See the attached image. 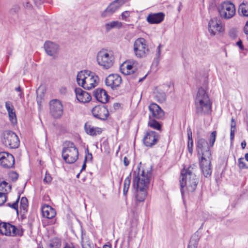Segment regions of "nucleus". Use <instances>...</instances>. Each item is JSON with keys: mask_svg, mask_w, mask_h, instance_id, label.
Returning <instances> with one entry per match:
<instances>
[{"mask_svg": "<svg viewBox=\"0 0 248 248\" xmlns=\"http://www.w3.org/2000/svg\"><path fill=\"white\" fill-rule=\"evenodd\" d=\"M217 132L213 131L209 138V143L203 138H200L197 142V150L198 155L200 157V166L203 175L209 177L212 173L211 163L212 155L210 147L213 146L216 140Z\"/></svg>", "mask_w": 248, "mask_h": 248, "instance_id": "1", "label": "nucleus"}, {"mask_svg": "<svg viewBox=\"0 0 248 248\" xmlns=\"http://www.w3.org/2000/svg\"><path fill=\"white\" fill-rule=\"evenodd\" d=\"M152 177L151 170L142 169L138 166L133 173V183L136 186V199L139 202L145 200Z\"/></svg>", "mask_w": 248, "mask_h": 248, "instance_id": "2", "label": "nucleus"}, {"mask_svg": "<svg viewBox=\"0 0 248 248\" xmlns=\"http://www.w3.org/2000/svg\"><path fill=\"white\" fill-rule=\"evenodd\" d=\"M197 166L193 164L186 170H183L181 172L182 179L180 180L181 192L184 193V187H186L188 192H193L196 188L198 179L195 174Z\"/></svg>", "mask_w": 248, "mask_h": 248, "instance_id": "3", "label": "nucleus"}, {"mask_svg": "<svg viewBox=\"0 0 248 248\" xmlns=\"http://www.w3.org/2000/svg\"><path fill=\"white\" fill-rule=\"evenodd\" d=\"M196 113L199 115L207 113L211 108V103L208 93L202 87L199 88L195 98Z\"/></svg>", "mask_w": 248, "mask_h": 248, "instance_id": "4", "label": "nucleus"}, {"mask_svg": "<svg viewBox=\"0 0 248 248\" xmlns=\"http://www.w3.org/2000/svg\"><path fill=\"white\" fill-rule=\"evenodd\" d=\"M78 85L84 89L91 90L96 87L99 82V78L94 73L90 71H81L77 76Z\"/></svg>", "mask_w": 248, "mask_h": 248, "instance_id": "5", "label": "nucleus"}, {"mask_svg": "<svg viewBox=\"0 0 248 248\" xmlns=\"http://www.w3.org/2000/svg\"><path fill=\"white\" fill-rule=\"evenodd\" d=\"M220 17L223 19L232 18L235 14V7L233 3L229 0L221 2L217 6Z\"/></svg>", "mask_w": 248, "mask_h": 248, "instance_id": "6", "label": "nucleus"}, {"mask_svg": "<svg viewBox=\"0 0 248 248\" xmlns=\"http://www.w3.org/2000/svg\"><path fill=\"white\" fill-rule=\"evenodd\" d=\"M66 145L67 147H64L62 149V158L66 163H73L78 158V150L73 142L69 141L66 143Z\"/></svg>", "mask_w": 248, "mask_h": 248, "instance_id": "7", "label": "nucleus"}, {"mask_svg": "<svg viewBox=\"0 0 248 248\" xmlns=\"http://www.w3.org/2000/svg\"><path fill=\"white\" fill-rule=\"evenodd\" d=\"M97 62L104 69H108L113 64L114 57L110 51L102 49L97 54Z\"/></svg>", "mask_w": 248, "mask_h": 248, "instance_id": "8", "label": "nucleus"}, {"mask_svg": "<svg viewBox=\"0 0 248 248\" xmlns=\"http://www.w3.org/2000/svg\"><path fill=\"white\" fill-rule=\"evenodd\" d=\"M149 52L148 46L143 38H139L134 41L133 43V53L137 58H145Z\"/></svg>", "mask_w": 248, "mask_h": 248, "instance_id": "9", "label": "nucleus"}, {"mask_svg": "<svg viewBox=\"0 0 248 248\" xmlns=\"http://www.w3.org/2000/svg\"><path fill=\"white\" fill-rule=\"evenodd\" d=\"M2 141L5 146L11 149L18 148L20 144L17 136L10 130H6L3 133Z\"/></svg>", "mask_w": 248, "mask_h": 248, "instance_id": "10", "label": "nucleus"}, {"mask_svg": "<svg viewBox=\"0 0 248 248\" xmlns=\"http://www.w3.org/2000/svg\"><path fill=\"white\" fill-rule=\"evenodd\" d=\"M137 62L133 60H128L124 62L121 66L122 72L126 75H129L130 78L136 79L139 75L136 66Z\"/></svg>", "mask_w": 248, "mask_h": 248, "instance_id": "11", "label": "nucleus"}, {"mask_svg": "<svg viewBox=\"0 0 248 248\" xmlns=\"http://www.w3.org/2000/svg\"><path fill=\"white\" fill-rule=\"evenodd\" d=\"M0 233L6 236H15L22 235V232L15 226L3 222L0 223Z\"/></svg>", "mask_w": 248, "mask_h": 248, "instance_id": "12", "label": "nucleus"}, {"mask_svg": "<svg viewBox=\"0 0 248 248\" xmlns=\"http://www.w3.org/2000/svg\"><path fill=\"white\" fill-rule=\"evenodd\" d=\"M208 29L210 35L215 36L225 31V27L220 20L215 17L209 21Z\"/></svg>", "mask_w": 248, "mask_h": 248, "instance_id": "13", "label": "nucleus"}, {"mask_svg": "<svg viewBox=\"0 0 248 248\" xmlns=\"http://www.w3.org/2000/svg\"><path fill=\"white\" fill-rule=\"evenodd\" d=\"M50 112L54 118H60L63 112V106L61 101L53 99L50 101Z\"/></svg>", "mask_w": 248, "mask_h": 248, "instance_id": "14", "label": "nucleus"}, {"mask_svg": "<svg viewBox=\"0 0 248 248\" xmlns=\"http://www.w3.org/2000/svg\"><path fill=\"white\" fill-rule=\"evenodd\" d=\"M93 116L101 120H106L109 115L107 108L103 105L96 106L92 109Z\"/></svg>", "mask_w": 248, "mask_h": 248, "instance_id": "15", "label": "nucleus"}, {"mask_svg": "<svg viewBox=\"0 0 248 248\" xmlns=\"http://www.w3.org/2000/svg\"><path fill=\"white\" fill-rule=\"evenodd\" d=\"M122 83V78L118 74H110L105 79L106 85L112 90L116 89Z\"/></svg>", "mask_w": 248, "mask_h": 248, "instance_id": "16", "label": "nucleus"}, {"mask_svg": "<svg viewBox=\"0 0 248 248\" xmlns=\"http://www.w3.org/2000/svg\"><path fill=\"white\" fill-rule=\"evenodd\" d=\"M0 164L5 168H11L15 164L13 155L7 152L0 153Z\"/></svg>", "mask_w": 248, "mask_h": 248, "instance_id": "17", "label": "nucleus"}, {"mask_svg": "<svg viewBox=\"0 0 248 248\" xmlns=\"http://www.w3.org/2000/svg\"><path fill=\"white\" fill-rule=\"evenodd\" d=\"M150 114L149 119H161L164 116V112L161 108L155 103L151 104L149 106Z\"/></svg>", "mask_w": 248, "mask_h": 248, "instance_id": "18", "label": "nucleus"}, {"mask_svg": "<svg viewBox=\"0 0 248 248\" xmlns=\"http://www.w3.org/2000/svg\"><path fill=\"white\" fill-rule=\"evenodd\" d=\"M44 47L47 55L56 59L60 50L59 46L52 42L46 41L45 43Z\"/></svg>", "mask_w": 248, "mask_h": 248, "instance_id": "19", "label": "nucleus"}, {"mask_svg": "<svg viewBox=\"0 0 248 248\" xmlns=\"http://www.w3.org/2000/svg\"><path fill=\"white\" fill-rule=\"evenodd\" d=\"M158 137V134L155 131L147 132L143 138V142L145 146L151 147L156 143Z\"/></svg>", "mask_w": 248, "mask_h": 248, "instance_id": "20", "label": "nucleus"}, {"mask_svg": "<svg viewBox=\"0 0 248 248\" xmlns=\"http://www.w3.org/2000/svg\"><path fill=\"white\" fill-rule=\"evenodd\" d=\"M75 92L77 99L79 102L85 103L91 101L92 99L91 95L87 92L82 90L81 88H76Z\"/></svg>", "mask_w": 248, "mask_h": 248, "instance_id": "21", "label": "nucleus"}, {"mask_svg": "<svg viewBox=\"0 0 248 248\" xmlns=\"http://www.w3.org/2000/svg\"><path fill=\"white\" fill-rule=\"evenodd\" d=\"M93 96L98 101L102 103H106L108 100V95L107 92L103 89H96L93 92Z\"/></svg>", "mask_w": 248, "mask_h": 248, "instance_id": "22", "label": "nucleus"}, {"mask_svg": "<svg viewBox=\"0 0 248 248\" xmlns=\"http://www.w3.org/2000/svg\"><path fill=\"white\" fill-rule=\"evenodd\" d=\"M165 16L162 12L150 14L147 16L146 20L150 24H159L164 20Z\"/></svg>", "mask_w": 248, "mask_h": 248, "instance_id": "23", "label": "nucleus"}, {"mask_svg": "<svg viewBox=\"0 0 248 248\" xmlns=\"http://www.w3.org/2000/svg\"><path fill=\"white\" fill-rule=\"evenodd\" d=\"M84 129L87 134L92 136H96L97 135H100L102 132L101 128L94 127L88 123L85 124Z\"/></svg>", "mask_w": 248, "mask_h": 248, "instance_id": "24", "label": "nucleus"}, {"mask_svg": "<svg viewBox=\"0 0 248 248\" xmlns=\"http://www.w3.org/2000/svg\"><path fill=\"white\" fill-rule=\"evenodd\" d=\"M42 212L43 216L47 218L51 219L56 215L55 210L50 206L46 204L42 207Z\"/></svg>", "mask_w": 248, "mask_h": 248, "instance_id": "25", "label": "nucleus"}, {"mask_svg": "<svg viewBox=\"0 0 248 248\" xmlns=\"http://www.w3.org/2000/svg\"><path fill=\"white\" fill-rule=\"evenodd\" d=\"M115 2L111 3L109 6L102 13L101 16L105 17L108 16H111L117 10L115 7Z\"/></svg>", "mask_w": 248, "mask_h": 248, "instance_id": "26", "label": "nucleus"}, {"mask_svg": "<svg viewBox=\"0 0 248 248\" xmlns=\"http://www.w3.org/2000/svg\"><path fill=\"white\" fill-rule=\"evenodd\" d=\"M36 101L39 108L42 107V104L44 100L45 90L43 87H39L36 90Z\"/></svg>", "mask_w": 248, "mask_h": 248, "instance_id": "27", "label": "nucleus"}, {"mask_svg": "<svg viewBox=\"0 0 248 248\" xmlns=\"http://www.w3.org/2000/svg\"><path fill=\"white\" fill-rule=\"evenodd\" d=\"M200 240L198 233H194L191 237L187 248H197Z\"/></svg>", "mask_w": 248, "mask_h": 248, "instance_id": "28", "label": "nucleus"}, {"mask_svg": "<svg viewBox=\"0 0 248 248\" xmlns=\"http://www.w3.org/2000/svg\"><path fill=\"white\" fill-rule=\"evenodd\" d=\"M122 27V24L121 22L118 21H112L109 23H108L105 24V28L106 31L108 32L111 29L114 28L120 29Z\"/></svg>", "mask_w": 248, "mask_h": 248, "instance_id": "29", "label": "nucleus"}, {"mask_svg": "<svg viewBox=\"0 0 248 248\" xmlns=\"http://www.w3.org/2000/svg\"><path fill=\"white\" fill-rule=\"evenodd\" d=\"M238 13L244 16H248V2H243L239 5Z\"/></svg>", "mask_w": 248, "mask_h": 248, "instance_id": "30", "label": "nucleus"}, {"mask_svg": "<svg viewBox=\"0 0 248 248\" xmlns=\"http://www.w3.org/2000/svg\"><path fill=\"white\" fill-rule=\"evenodd\" d=\"M155 120L156 119H149L148 125L154 129L160 130L161 125Z\"/></svg>", "mask_w": 248, "mask_h": 248, "instance_id": "31", "label": "nucleus"}, {"mask_svg": "<svg viewBox=\"0 0 248 248\" xmlns=\"http://www.w3.org/2000/svg\"><path fill=\"white\" fill-rule=\"evenodd\" d=\"M11 189V186L5 181L0 179V192L6 193Z\"/></svg>", "mask_w": 248, "mask_h": 248, "instance_id": "32", "label": "nucleus"}, {"mask_svg": "<svg viewBox=\"0 0 248 248\" xmlns=\"http://www.w3.org/2000/svg\"><path fill=\"white\" fill-rule=\"evenodd\" d=\"M236 130V123L234 119L232 118L231 120L230 132V140L231 141H232L233 140Z\"/></svg>", "mask_w": 248, "mask_h": 248, "instance_id": "33", "label": "nucleus"}, {"mask_svg": "<svg viewBox=\"0 0 248 248\" xmlns=\"http://www.w3.org/2000/svg\"><path fill=\"white\" fill-rule=\"evenodd\" d=\"M155 99L160 103L164 102L166 99V95L164 92H157L155 96Z\"/></svg>", "mask_w": 248, "mask_h": 248, "instance_id": "34", "label": "nucleus"}, {"mask_svg": "<svg viewBox=\"0 0 248 248\" xmlns=\"http://www.w3.org/2000/svg\"><path fill=\"white\" fill-rule=\"evenodd\" d=\"M20 196L17 195V198L16 199V201L13 203L11 202H8L6 204V205L11 207V208L15 209L16 210V213L18 214V203L19 200Z\"/></svg>", "mask_w": 248, "mask_h": 248, "instance_id": "35", "label": "nucleus"}, {"mask_svg": "<svg viewBox=\"0 0 248 248\" xmlns=\"http://www.w3.org/2000/svg\"><path fill=\"white\" fill-rule=\"evenodd\" d=\"M28 207V200L26 197H22L20 201V208L24 211H27Z\"/></svg>", "mask_w": 248, "mask_h": 248, "instance_id": "36", "label": "nucleus"}, {"mask_svg": "<svg viewBox=\"0 0 248 248\" xmlns=\"http://www.w3.org/2000/svg\"><path fill=\"white\" fill-rule=\"evenodd\" d=\"M5 108L7 110L8 115L11 113L15 112L14 107L10 102H6L5 103Z\"/></svg>", "mask_w": 248, "mask_h": 248, "instance_id": "37", "label": "nucleus"}, {"mask_svg": "<svg viewBox=\"0 0 248 248\" xmlns=\"http://www.w3.org/2000/svg\"><path fill=\"white\" fill-rule=\"evenodd\" d=\"M229 36L232 39H234L237 36V31L236 29H231L229 31Z\"/></svg>", "mask_w": 248, "mask_h": 248, "instance_id": "38", "label": "nucleus"}, {"mask_svg": "<svg viewBox=\"0 0 248 248\" xmlns=\"http://www.w3.org/2000/svg\"><path fill=\"white\" fill-rule=\"evenodd\" d=\"M113 2H115V7L118 10L125 2V0H115Z\"/></svg>", "mask_w": 248, "mask_h": 248, "instance_id": "39", "label": "nucleus"}, {"mask_svg": "<svg viewBox=\"0 0 248 248\" xmlns=\"http://www.w3.org/2000/svg\"><path fill=\"white\" fill-rule=\"evenodd\" d=\"M113 2H115V7L118 10L125 2V0H115Z\"/></svg>", "mask_w": 248, "mask_h": 248, "instance_id": "40", "label": "nucleus"}, {"mask_svg": "<svg viewBox=\"0 0 248 248\" xmlns=\"http://www.w3.org/2000/svg\"><path fill=\"white\" fill-rule=\"evenodd\" d=\"M52 177L49 173L46 171V172L45 176L44 178V182L47 184H50L52 181Z\"/></svg>", "mask_w": 248, "mask_h": 248, "instance_id": "41", "label": "nucleus"}, {"mask_svg": "<svg viewBox=\"0 0 248 248\" xmlns=\"http://www.w3.org/2000/svg\"><path fill=\"white\" fill-rule=\"evenodd\" d=\"M238 166L241 169L247 168L243 158H240L238 159Z\"/></svg>", "mask_w": 248, "mask_h": 248, "instance_id": "42", "label": "nucleus"}, {"mask_svg": "<svg viewBox=\"0 0 248 248\" xmlns=\"http://www.w3.org/2000/svg\"><path fill=\"white\" fill-rule=\"evenodd\" d=\"M188 137V146L189 147L190 141H191V146L193 145V140L192 138V131L190 128L187 130Z\"/></svg>", "mask_w": 248, "mask_h": 248, "instance_id": "43", "label": "nucleus"}, {"mask_svg": "<svg viewBox=\"0 0 248 248\" xmlns=\"http://www.w3.org/2000/svg\"><path fill=\"white\" fill-rule=\"evenodd\" d=\"M9 120L13 124L16 123V118L15 112L11 113L9 115Z\"/></svg>", "mask_w": 248, "mask_h": 248, "instance_id": "44", "label": "nucleus"}, {"mask_svg": "<svg viewBox=\"0 0 248 248\" xmlns=\"http://www.w3.org/2000/svg\"><path fill=\"white\" fill-rule=\"evenodd\" d=\"M6 193L0 192V205L3 204L6 201Z\"/></svg>", "mask_w": 248, "mask_h": 248, "instance_id": "45", "label": "nucleus"}, {"mask_svg": "<svg viewBox=\"0 0 248 248\" xmlns=\"http://www.w3.org/2000/svg\"><path fill=\"white\" fill-rule=\"evenodd\" d=\"M162 47H163V46L161 44H159L156 48V58L158 60L160 59V55H161V48Z\"/></svg>", "mask_w": 248, "mask_h": 248, "instance_id": "46", "label": "nucleus"}, {"mask_svg": "<svg viewBox=\"0 0 248 248\" xmlns=\"http://www.w3.org/2000/svg\"><path fill=\"white\" fill-rule=\"evenodd\" d=\"M130 176L127 177L124 180V187L129 188L130 184Z\"/></svg>", "mask_w": 248, "mask_h": 248, "instance_id": "47", "label": "nucleus"}, {"mask_svg": "<svg viewBox=\"0 0 248 248\" xmlns=\"http://www.w3.org/2000/svg\"><path fill=\"white\" fill-rule=\"evenodd\" d=\"M82 248H94V245L90 242H87L86 243L82 245Z\"/></svg>", "mask_w": 248, "mask_h": 248, "instance_id": "48", "label": "nucleus"}, {"mask_svg": "<svg viewBox=\"0 0 248 248\" xmlns=\"http://www.w3.org/2000/svg\"><path fill=\"white\" fill-rule=\"evenodd\" d=\"M10 176L12 180L15 181L17 179L18 175L16 172H12L10 173Z\"/></svg>", "mask_w": 248, "mask_h": 248, "instance_id": "49", "label": "nucleus"}, {"mask_svg": "<svg viewBox=\"0 0 248 248\" xmlns=\"http://www.w3.org/2000/svg\"><path fill=\"white\" fill-rule=\"evenodd\" d=\"M130 12L126 11L122 13L121 16L123 20H126V18L129 16Z\"/></svg>", "mask_w": 248, "mask_h": 248, "instance_id": "50", "label": "nucleus"}, {"mask_svg": "<svg viewBox=\"0 0 248 248\" xmlns=\"http://www.w3.org/2000/svg\"><path fill=\"white\" fill-rule=\"evenodd\" d=\"M87 151H88V154L87 155L85 156V159H84V161L85 162H86L88 160L89 161H92V158H93V156H92V155L91 153H89L88 152V150H87Z\"/></svg>", "mask_w": 248, "mask_h": 248, "instance_id": "51", "label": "nucleus"}, {"mask_svg": "<svg viewBox=\"0 0 248 248\" xmlns=\"http://www.w3.org/2000/svg\"><path fill=\"white\" fill-rule=\"evenodd\" d=\"M60 92L62 94H65L67 93V88L65 87L62 86L60 88Z\"/></svg>", "mask_w": 248, "mask_h": 248, "instance_id": "52", "label": "nucleus"}, {"mask_svg": "<svg viewBox=\"0 0 248 248\" xmlns=\"http://www.w3.org/2000/svg\"><path fill=\"white\" fill-rule=\"evenodd\" d=\"M123 162L124 165L126 167L129 164V160L126 156L124 158Z\"/></svg>", "mask_w": 248, "mask_h": 248, "instance_id": "53", "label": "nucleus"}, {"mask_svg": "<svg viewBox=\"0 0 248 248\" xmlns=\"http://www.w3.org/2000/svg\"><path fill=\"white\" fill-rule=\"evenodd\" d=\"M236 45L239 47L241 50L244 49V46L242 44V42L241 40H239V41L236 43Z\"/></svg>", "mask_w": 248, "mask_h": 248, "instance_id": "54", "label": "nucleus"}, {"mask_svg": "<svg viewBox=\"0 0 248 248\" xmlns=\"http://www.w3.org/2000/svg\"><path fill=\"white\" fill-rule=\"evenodd\" d=\"M244 32L246 34H248V21L246 22L244 29Z\"/></svg>", "mask_w": 248, "mask_h": 248, "instance_id": "55", "label": "nucleus"}, {"mask_svg": "<svg viewBox=\"0 0 248 248\" xmlns=\"http://www.w3.org/2000/svg\"><path fill=\"white\" fill-rule=\"evenodd\" d=\"M16 90L17 91V92H20V93L19 94V96L20 98L22 97V91H21V88L20 86H18V87L16 88Z\"/></svg>", "mask_w": 248, "mask_h": 248, "instance_id": "56", "label": "nucleus"}, {"mask_svg": "<svg viewBox=\"0 0 248 248\" xmlns=\"http://www.w3.org/2000/svg\"><path fill=\"white\" fill-rule=\"evenodd\" d=\"M241 147L242 148V149H244L245 147H246V142L245 140L243 141L242 142H241Z\"/></svg>", "mask_w": 248, "mask_h": 248, "instance_id": "57", "label": "nucleus"}, {"mask_svg": "<svg viewBox=\"0 0 248 248\" xmlns=\"http://www.w3.org/2000/svg\"><path fill=\"white\" fill-rule=\"evenodd\" d=\"M128 189H129V188L123 187V193H124V195L126 194V193L128 190Z\"/></svg>", "mask_w": 248, "mask_h": 248, "instance_id": "58", "label": "nucleus"}, {"mask_svg": "<svg viewBox=\"0 0 248 248\" xmlns=\"http://www.w3.org/2000/svg\"><path fill=\"white\" fill-rule=\"evenodd\" d=\"M114 108L116 109L120 106V104L119 103H114L113 105Z\"/></svg>", "mask_w": 248, "mask_h": 248, "instance_id": "59", "label": "nucleus"}, {"mask_svg": "<svg viewBox=\"0 0 248 248\" xmlns=\"http://www.w3.org/2000/svg\"><path fill=\"white\" fill-rule=\"evenodd\" d=\"M31 4L29 2H27L25 4V7L26 8H29L31 7Z\"/></svg>", "mask_w": 248, "mask_h": 248, "instance_id": "60", "label": "nucleus"}, {"mask_svg": "<svg viewBox=\"0 0 248 248\" xmlns=\"http://www.w3.org/2000/svg\"><path fill=\"white\" fill-rule=\"evenodd\" d=\"M86 168V162L84 161V163L82 166L81 170H85Z\"/></svg>", "mask_w": 248, "mask_h": 248, "instance_id": "61", "label": "nucleus"}, {"mask_svg": "<svg viewBox=\"0 0 248 248\" xmlns=\"http://www.w3.org/2000/svg\"><path fill=\"white\" fill-rule=\"evenodd\" d=\"M103 248H111V246L110 245H105L103 246Z\"/></svg>", "mask_w": 248, "mask_h": 248, "instance_id": "62", "label": "nucleus"}, {"mask_svg": "<svg viewBox=\"0 0 248 248\" xmlns=\"http://www.w3.org/2000/svg\"><path fill=\"white\" fill-rule=\"evenodd\" d=\"M63 248H74L73 246L66 245Z\"/></svg>", "mask_w": 248, "mask_h": 248, "instance_id": "63", "label": "nucleus"}, {"mask_svg": "<svg viewBox=\"0 0 248 248\" xmlns=\"http://www.w3.org/2000/svg\"><path fill=\"white\" fill-rule=\"evenodd\" d=\"M245 157L246 160L248 161V153L245 154Z\"/></svg>", "mask_w": 248, "mask_h": 248, "instance_id": "64", "label": "nucleus"}]
</instances>
